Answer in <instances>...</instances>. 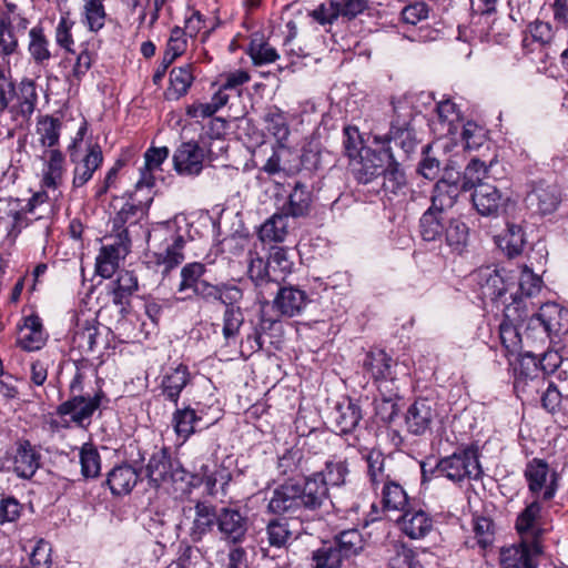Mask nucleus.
Instances as JSON below:
<instances>
[{"label": "nucleus", "mask_w": 568, "mask_h": 568, "mask_svg": "<svg viewBox=\"0 0 568 568\" xmlns=\"http://www.w3.org/2000/svg\"><path fill=\"white\" fill-rule=\"evenodd\" d=\"M325 488L314 480L303 483L293 480L277 486L270 497L267 509L275 515H301L303 511H315L325 503Z\"/></svg>", "instance_id": "nucleus-1"}, {"label": "nucleus", "mask_w": 568, "mask_h": 568, "mask_svg": "<svg viewBox=\"0 0 568 568\" xmlns=\"http://www.w3.org/2000/svg\"><path fill=\"white\" fill-rule=\"evenodd\" d=\"M395 116L387 134L375 135L374 141L393 154L394 163L407 160L416 150L418 140L412 126L413 112L402 103L394 105Z\"/></svg>", "instance_id": "nucleus-2"}, {"label": "nucleus", "mask_w": 568, "mask_h": 568, "mask_svg": "<svg viewBox=\"0 0 568 568\" xmlns=\"http://www.w3.org/2000/svg\"><path fill=\"white\" fill-rule=\"evenodd\" d=\"M568 333V310L557 303H546L531 315L525 331V339L545 344L552 337Z\"/></svg>", "instance_id": "nucleus-3"}, {"label": "nucleus", "mask_w": 568, "mask_h": 568, "mask_svg": "<svg viewBox=\"0 0 568 568\" xmlns=\"http://www.w3.org/2000/svg\"><path fill=\"white\" fill-rule=\"evenodd\" d=\"M436 470L453 483H463L465 479L477 480L483 470L479 464V456L476 448L467 447L442 458Z\"/></svg>", "instance_id": "nucleus-4"}, {"label": "nucleus", "mask_w": 568, "mask_h": 568, "mask_svg": "<svg viewBox=\"0 0 568 568\" xmlns=\"http://www.w3.org/2000/svg\"><path fill=\"white\" fill-rule=\"evenodd\" d=\"M145 476L155 486L164 483L189 484L191 475L182 467L178 459L171 457L169 449L161 448L155 450L145 467Z\"/></svg>", "instance_id": "nucleus-5"}, {"label": "nucleus", "mask_w": 568, "mask_h": 568, "mask_svg": "<svg viewBox=\"0 0 568 568\" xmlns=\"http://www.w3.org/2000/svg\"><path fill=\"white\" fill-rule=\"evenodd\" d=\"M518 366L515 368L514 388L518 394L535 398L546 386V377L541 373L539 358L531 351L517 353Z\"/></svg>", "instance_id": "nucleus-6"}, {"label": "nucleus", "mask_w": 568, "mask_h": 568, "mask_svg": "<svg viewBox=\"0 0 568 568\" xmlns=\"http://www.w3.org/2000/svg\"><path fill=\"white\" fill-rule=\"evenodd\" d=\"M217 524V510L207 501L197 500L194 506L182 508L180 526L187 527L192 542H200Z\"/></svg>", "instance_id": "nucleus-7"}, {"label": "nucleus", "mask_w": 568, "mask_h": 568, "mask_svg": "<svg viewBox=\"0 0 568 568\" xmlns=\"http://www.w3.org/2000/svg\"><path fill=\"white\" fill-rule=\"evenodd\" d=\"M393 154L385 149H366L353 163V174L362 184H376L386 169L394 164Z\"/></svg>", "instance_id": "nucleus-8"}, {"label": "nucleus", "mask_w": 568, "mask_h": 568, "mask_svg": "<svg viewBox=\"0 0 568 568\" xmlns=\"http://www.w3.org/2000/svg\"><path fill=\"white\" fill-rule=\"evenodd\" d=\"M275 297L270 306L267 307L268 313L272 316L293 317L298 315L307 304V294L295 286H282L281 283L277 286H272L271 290L266 291V297L274 295Z\"/></svg>", "instance_id": "nucleus-9"}, {"label": "nucleus", "mask_w": 568, "mask_h": 568, "mask_svg": "<svg viewBox=\"0 0 568 568\" xmlns=\"http://www.w3.org/2000/svg\"><path fill=\"white\" fill-rule=\"evenodd\" d=\"M542 554L539 540L521 539L519 544L500 550V568H537V558Z\"/></svg>", "instance_id": "nucleus-10"}, {"label": "nucleus", "mask_w": 568, "mask_h": 568, "mask_svg": "<svg viewBox=\"0 0 568 568\" xmlns=\"http://www.w3.org/2000/svg\"><path fill=\"white\" fill-rule=\"evenodd\" d=\"M216 526L223 541L240 545L246 539L250 520L239 509L224 507L217 511Z\"/></svg>", "instance_id": "nucleus-11"}, {"label": "nucleus", "mask_w": 568, "mask_h": 568, "mask_svg": "<svg viewBox=\"0 0 568 568\" xmlns=\"http://www.w3.org/2000/svg\"><path fill=\"white\" fill-rule=\"evenodd\" d=\"M459 178L458 172L454 176L453 169L447 166L444 178L434 185L429 207L444 212L450 210L455 205L459 192L463 191L462 185L458 183Z\"/></svg>", "instance_id": "nucleus-12"}, {"label": "nucleus", "mask_w": 568, "mask_h": 568, "mask_svg": "<svg viewBox=\"0 0 568 568\" xmlns=\"http://www.w3.org/2000/svg\"><path fill=\"white\" fill-rule=\"evenodd\" d=\"M527 206L536 213L547 215L554 213L560 203V194L555 185L538 182L526 195Z\"/></svg>", "instance_id": "nucleus-13"}, {"label": "nucleus", "mask_w": 568, "mask_h": 568, "mask_svg": "<svg viewBox=\"0 0 568 568\" xmlns=\"http://www.w3.org/2000/svg\"><path fill=\"white\" fill-rule=\"evenodd\" d=\"M203 161L204 150L193 141L183 142L173 154L174 169L182 175H199Z\"/></svg>", "instance_id": "nucleus-14"}, {"label": "nucleus", "mask_w": 568, "mask_h": 568, "mask_svg": "<svg viewBox=\"0 0 568 568\" xmlns=\"http://www.w3.org/2000/svg\"><path fill=\"white\" fill-rule=\"evenodd\" d=\"M436 415L433 400L428 398L416 399L407 409L405 424L407 430L413 435L425 434Z\"/></svg>", "instance_id": "nucleus-15"}, {"label": "nucleus", "mask_w": 568, "mask_h": 568, "mask_svg": "<svg viewBox=\"0 0 568 568\" xmlns=\"http://www.w3.org/2000/svg\"><path fill=\"white\" fill-rule=\"evenodd\" d=\"M161 237L165 242V246L162 251L155 253L156 264L163 266V274H168L183 262L185 240L183 235L170 230H164Z\"/></svg>", "instance_id": "nucleus-16"}, {"label": "nucleus", "mask_w": 568, "mask_h": 568, "mask_svg": "<svg viewBox=\"0 0 568 568\" xmlns=\"http://www.w3.org/2000/svg\"><path fill=\"white\" fill-rule=\"evenodd\" d=\"M103 397L102 392L95 393L92 397L74 396L58 407V414L71 415L73 422L82 424L100 407Z\"/></svg>", "instance_id": "nucleus-17"}, {"label": "nucleus", "mask_w": 568, "mask_h": 568, "mask_svg": "<svg viewBox=\"0 0 568 568\" xmlns=\"http://www.w3.org/2000/svg\"><path fill=\"white\" fill-rule=\"evenodd\" d=\"M364 368L371 373L378 386H394L395 375L393 372V359L382 349L369 352L364 359Z\"/></svg>", "instance_id": "nucleus-18"}, {"label": "nucleus", "mask_w": 568, "mask_h": 568, "mask_svg": "<svg viewBox=\"0 0 568 568\" xmlns=\"http://www.w3.org/2000/svg\"><path fill=\"white\" fill-rule=\"evenodd\" d=\"M64 172V155L55 149L48 151L43 169L42 187L51 190L53 199H59L61 195L59 187L62 185Z\"/></svg>", "instance_id": "nucleus-19"}, {"label": "nucleus", "mask_w": 568, "mask_h": 568, "mask_svg": "<svg viewBox=\"0 0 568 568\" xmlns=\"http://www.w3.org/2000/svg\"><path fill=\"white\" fill-rule=\"evenodd\" d=\"M261 297L264 301H261V315L260 322L256 326L252 327V332L248 333L245 338L241 342L242 353L245 351L248 354H253L263 347L262 335L271 329L275 323H277V317L272 316L267 307L270 306V301L265 298L264 294L261 293Z\"/></svg>", "instance_id": "nucleus-20"}, {"label": "nucleus", "mask_w": 568, "mask_h": 568, "mask_svg": "<svg viewBox=\"0 0 568 568\" xmlns=\"http://www.w3.org/2000/svg\"><path fill=\"white\" fill-rule=\"evenodd\" d=\"M140 479V473L129 464L114 466L106 475L105 484L114 496L128 495Z\"/></svg>", "instance_id": "nucleus-21"}, {"label": "nucleus", "mask_w": 568, "mask_h": 568, "mask_svg": "<svg viewBox=\"0 0 568 568\" xmlns=\"http://www.w3.org/2000/svg\"><path fill=\"white\" fill-rule=\"evenodd\" d=\"M348 474L347 462L344 458L333 456L325 463V467L321 471H316L306 477V480H315L325 488V501L328 499V486H341L345 483Z\"/></svg>", "instance_id": "nucleus-22"}, {"label": "nucleus", "mask_w": 568, "mask_h": 568, "mask_svg": "<svg viewBox=\"0 0 568 568\" xmlns=\"http://www.w3.org/2000/svg\"><path fill=\"white\" fill-rule=\"evenodd\" d=\"M41 465L40 452L29 440H21L13 460V470L21 478H31Z\"/></svg>", "instance_id": "nucleus-23"}, {"label": "nucleus", "mask_w": 568, "mask_h": 568, "mask_svg": "<svg viewBox=\"0 0 568 568\" xmlns=\"http://www.w3.org/2000/svg\"><path fill=\"white\" fill-rule=\"evenodd\" d=\"M313 203V193L310 186L305 183L297 181L291 193L286 204L282 211L292 217L298 219L307 216L311 213Z\"/></svg>", "instance_id": "nucleus-24"}, {"label": "nucleus", "mask_w": 568, "mask_h": 568, "mask_svg": "<svg viewBox=\"0 0 568 568\" xmlns=\"http://www.w3.org/2000/svg\"><path fill=\"white\" fill-rule=\"evenodd\" d=\"M398 524L402 531L410 539L424 538L433 528L432 518L422 509L407 508L403 511Z\"/></svg>", "instance_id": "nucleus-25"}, {"label": "nucleus", "mask_w": 568, "mask_h": 568, "mask_svg": "<svg viewBox=\"0 0 568 568\" xmlns=\"http://www.w3.org/2000/svg\"><path fill=\"white\" fill-rule=\"evenodd\" d=\"M359 406L351 399L339 403L333 413V425L341 435L351 434L362 419Z\"/></svg>", "instance_id": "nucleus-26"}, {"label": "nucleus", "mask_w": 568, "mask_h": 568, "mask_svg": "<svg viewBox=\"0 0 568 568\" xmlns=\"http://www.w3.org/2000/svg\"><path fill=\"white\" fill-rule=\"evenodd\" d=\"M191 381L187 366L180 364L169 371L162 378L161 388L165 398L178 405L180 395Z\"/></svg>", "instance_id": "nucleus-27"}, {"label": "nucleus", "mask_w": 568, "mask_h": 568, "mask_svg": "<svg viewBox=\"0 0 568 568\" xmlns=\"http://www.w3.org/2000/svg\"><path fill=\"white\" fill-rule=\"evenodd\" d=\"M102 162L103 154L100 145H90L88 153L82 159V161L75 164L72 181L73 186L81 187L88 183L92 179L93 173L100 168Z\"/></svg>", "instance_id": "nucleus-28"}, {"label": "nucleus", "mask_w": 568, "mask_h": 568, "mask_svg": "<svg viewBox=\"0 0 568 568\" xmlns=\"http://www.w3.org/2000/svg\"><path fill=\"white\" fill-rule=\"evenodd\" d=\"M547 475L548 465L540 459H534L532 462H530L525 470V476L528 480V486L531 493H540L545 487L542 493L544 500H550L556 493V487L554 486L552 483L548 486H545Z\"/></svg>", "instance_id": "nucleus-29"}, {"label": "nucleus", "mask_w": 568, "mask_h": 568, "mask_svg": "<svg viewBox=\"0 0 568 568\" xmlns=\"http://www.w3.org/2000/svg\"><path fill=\"white\" fill-rule=\"evenodd\" d=\"M471 199L479 214L491 216L497 214L499 210L501 194L498 189L491 184H479L475 189Z\"/></svg>", "instance_id": "nucleus-30"}, {"label": "nucleus", "mask_w": 568, "mask_h": 568, "mask_svg": "<svg viewBox=\"0 0 568 568\" xmlns=\"http://www.w3.org/2000/svg\"><path fill=\"white\" fill-rule=\"evenodd\" d=\"M447 221L446 212L428 207L419 220L423 240L427 242L439 240L444 235Z\"/></svg>", "instance_id": "nucleus-31"}, {"label": "nucleus", "mask_w": 568, "mask_h": 568, "mask_svg": "<svg viewBox=\"0 0 568 568\" xmlns=\"http://www.w3.org/2000/svg\"><path fill=\"white\" fill-rule=\"evenodd\" d=\"M379 397L375 398V413L383 423H392L398 414L399 395L398 388L394 386H378Z\"/></svg>", "instance_id": "nucleus-32"}, {"label": "nucleus", "mask_w": 568, "mask_h": 568, "mask_svg": "<svg viewBox=\"0 0 568 568\" xmlns=\"http://www.w3.org/2000/svg\"><path fill=\"white\" fill-rule=\"evenodd\" d=\"M288 215L283 211L274 213L258 230V237L264 243L283 242L288 233Z\"/></svg>", "instance_id": "nucleus-33"}, {"label": "nucleus", "mask_w": 568, "mask_h": 568, "mask_svg": "<svg viewBox=\"0 0 568 568\" xmlns=\"http://www.w3.org/2000/svg\"><path fill=\"white\" fill-rule=\"evenodd\" d=\"M196 413L191 405L176 408L172 414V426L183 442H186L200 428Z\"/></svg>", "instance_id": "nucleus-34"}, {"label": "nucleus", "mask_w": 568, "mask_h": 568, "mask_svg": "<svg viewBox=\"0 0 568 568\" xmlns=\"http://www.w3.org/2000/svg\"><path fill=\"white\" fill-rule=\"evenodd\" d=\"M541 506L538 501H532L518 515L516 529L520 538L528 540H539L541 529L536 527V520L540 515Z\"/></svg>", "instance_id": "nucleus-35"}, {"label": "nucleus", "mask_w": 568, "mask_h": 568, "mask_svg": "<svg viewBox=\"0 0 568 568\" xmlns=\"http://www.w3.org/2000/svg\"><path fill=\"white\" fill-rule=\"evenodd\" d=\"M247 274L255 286L260 288L257 293V300L261 303V301H264L261 297V293H263L266 297V291L272 288V275L268 267V262L264 261L258 255L251 254Z\"/></svg>", "instance_id": "nucleus-36"}, {"label": "nucleus", "mask_w": 568, "mask_h": 568, "mask_svg": "<svg viewBox=\"0 0 568 568\" xmlns=\"http://www.w3.org/2000/svg\"><path fill=\"white\" fill-rule=\"evenodd\" d=\"M361 454L367 464V476L373 487L390 479V475L386 473V457L381 450L365 448Z\"/></svg>", "instance_id": "nucleus-37"}, {"label": "nucleus", "mask_w": 568, "mask_h": 568, "mask_svg": "<svg viewBox=\"0 0 568 568\" xmlns=\"http://www.w3.org/2000/svg\"><path fill=\"white\" fill-rule=\"evenodd\" d=\"M99 328L93 321H79L72 337L73 348H78L81 354H90L95 351Z\"/></svg>", "instance_id": "nucleus-38"}, {"label": "nucleus", "mask_w": 568, "mask_h": 568, "mask_svg": "<svg viewBox=\"0 0 568 568\" xmlns=\"http://www.w3.org/2000/svg\"><path fill=\"white\" fill-rule=\"evenodd\" d=\"M28 52L32 60L40 65H47L52 58L50 41L42 27H33L29 31Z\"/></svg>", "instance_id": "nucleus-39"}, {"label": "nucleus", "mask_w": 568, "mask_h": 568, "mask_svg": "<svg viewBox=\"0 0 568 568\" xmlns=\"http://www.w3.org/2000/svg\"><path fill=\"white\" fill-rule=\"evenodd\" d=\"M342 559L357 556L365 547V540L357 529H347L336 535L332 541Z\"/></svg>", "instance_id": "nucleus-40"}, {"label": "nucleus", "mask_w": 568, "mask_h": 568, "mask_svg": "<svg viewBox=\"0 0 568 568\" xmlns=\"http://www.w3.org/2000/svg\"><path fill=\"white\" fill-rule=\"evenodd\" d=\"M263 121L267 132L272 134L278 143L282 144L287 140L290 126L284 111L276 105L268 106L263 114Z\"/></svg>", "instance_id": "nucleus-41"}, {"label": "nucleus", "mask_w": 568, "mask_h": 568, "mask_svg": "<svg viewBox=\"0 0 568 568\" xmlns=\"http://www.w3.org/2000/svg\"><path fill=\"white\" fill-rule=\"evenodd\" d=\"M382 504L386 510L404 511L408 506V496L400 484L388 479L382 484Z\"/></svg>", "instance_id": "nucleus-42"}, {"label": "nucleus", "mask_w": 568, "mask_h": 568, "mask_svg": "<svg viewBox=\"0 0 568 568\" xmlns=\"http://www.w3.org/2000/svg\"><path fill=\"white\" fill-rule=\"evenodd\" d=\"M478 276L483 297L496 301L505 294V282L498 271L486 268L480 271Z\"/></svg>", "instance_id": "nucleus-43"}, {"label": "nucleus", "mask_w": 568, "mask_h": 568, "mask_svg": "<svg viewBox=\"0 0 568 568\" xmlns=\"http://www.w3.org/2000/svg\"><path fill=\"white\" fill-rule=\"evenodd\" d=\"M138 277L134 273L130 271H121L118 274V278L114 282V288L112 291L113 303L123 308V306L128 304L129 297L138 291Z\"/></svg>", "instance_id": "nucleus-44"}, {"label": "nucleus", "mask_w": 568, "mask_h": 568, "mask_svg": "<svg viewBox=\"0 0 568 568\" xmlns=\"http://www.w3.org/2000/svg\"><path fill=\"white\" fill-rule=\"evenodd\" d=\"M123 243L104 245L101 247L99 255L97 256V273L104 277L110 278L119 267L120 258V246Z\"/></svg>", "instance_id": "nucleus-45"}, {"label": "nucleus", "mask_w": 568, "mask_h": 568, "mask_svg": "<svg viewBox=\"0 0 568 568\" xmlns=\"http://www.w3.org/2000/svg\"><path fill=\"white\" fill-rule=\"evenodd\" d=\"M265 536L268 545L274 548H286L295 539L294 532L290 529L288 523L284 519H272L265 528Z\"/></svg>", "instance_id": "nucleus-46"}, {"label": "nucleus", "mask_w": 568, "mask_h": 568, "mask_svg": "<svg viewBox=\"0 0 568 568\" xmlns=\"http://www.w3.org/2000/svg\"><path fill=\"white\" fill-rule=\"evenodd\" d=\"M493 164L494 161H490L489 165H486L485 162L478 158H473L465 168L462 176L460 185L463 191H469L476 189L479 184H484L483 180L488 178V172Z\"/></svg>", "instance_id": "nucleus-47"}, {"label": "nucleus", "mask_w": 568, "mask_h": 568, "mask_svg": "<svg viewBox=\"0 0 568 568\" xmlns=\"http://www.w3.org/2000/svg\"><path fill=\"white\" fill-rule=\"evenodd\" d=\"M444 235L447 245L453 251L462 253L468 242L469 229L459 219H448Z\"/></svg>", "instance_id": "nucleus-48"}, {"label": "nucleus", "mask_w": 568, "mask_h": 568, "mask_svg": "<svg viewBox=\"0 0 568 568\" xmlns=\"http://www.w3.org/2000/svg\"><path fill=\"white\" fill-rule=\"evenodd\" d=\"M399 162L392 164L386 169L379 181L376 183L381 186L385 195L404 194L406 189V178L402 170L398 168Z\"/></svg>", "instance_id": "nucleus-49"}, {"label": "nucleus", "mask_w": 568, "mask_h": 568, "mask_svg": "<svg viewBox=\"0 0 568 568\" xmlns=\"http://www.w3.org/2000/svg\"><path fill=\"white\" fill-rule=\"evenodd\" d=\"M267 262L272 275V286H277L292 272L293 262L290 260L287 251L283 247H276Z\"/></svg>", "instance_id": "nucleus-50"}, {"label": "nucleus", "mask_w": 568, "mask_h": 568, "mask_svg": "<svg viewBox=\"0 0 568 568\" xmlns=\"http://www.w3.org/2000/svg\"><path fill=\"white\" fill-rule=\"evenodd\" d=\"M81 475L85 479H93L100 476L101 457L98 449L90 443H85L79 453Z\"/></svg>", "instance_id": "nucleus-51"}, {"label": "nucleus", "mask_w": 568, "mask_h": 568, "mask_svg": "<svg viewBox=\"0 0 568 568\" xmlns=\"http://www.w3.org/2000/svg\"><path fill=\"white\" fill-rule=\"evenodd\" d=\"M526 244L524 230L520 225L509 223L506 233L499 239V246L508 256L519 255Z\"/></svg>", "instance_id": "nucleus-52"}, {"label": "nucleus", "mask_w": 568, "mask_h": 568, "mask_svg": "<svg viewBox=\"0 0 568 568\" xmlns=\"http://www.w3.org/2000/svg\"><path fill=\"white\" fill-rule=\"evenodd\" d=\"M243 324L244 314L240 306L225 308L223 313L222 334L226 346L236 342L240 328Z\"/></svg>", "instance_id": "nucleus-53"}, {"label": "nucleus", "mask_w": 568, "mask_h": 568, "mask_svg": "<svg viewBox=\"0 0 568 568\" xmlns=\"http://www.w3.org/2000/svg\"><path fill=\"white\" fill-rule=\"evenodd\" d=\"M17 98L19 112L23 118H30L38 102L37 85L33 80L23 79L18 88Z\"/></svg>", "instance_id": "nucleus-54"}, {"label": "nucleus", "mask_w": 568, "mask_h": 568, "mask_svg": "<svg viewBox=\"0 0 568 568\" xmlns=\"http://www.w3.org/2000/svg\"><path fill=\"white\" fill-rule=\"evenodd\" d=\"M106 13L103 0H84L83 23L92 32H98L105 24Z\"/></svg>", "instance_id": "nucleus-55"}, {"label": "nucleus", "mask_w": 568, "mask_h": 568, "mask_svg": "<svg viewBox=\"0 0 568 568\" xmlns=\"http://www.w3.org/2000/svg\"><path fill=\"white\" fill-rule=\"evenodd\" d=\"M342 562V555L332 541L324 542L312 554V568H339Z\"/></svg>", "instance_id": "nucleus-56"}, {"label": "nucleus", "mask_w": 568, "mask_h": 568, "mask_svg": "<svg viewBox=\"0 0 568 568\" xmlns=\"http://www.w3.org/2000/svg\"><path fill=\"white\" fill-rule=\"evenodd\" d=\"M436 112L445 134H455L460 122L456 104L450 100H444L437 104Z\"/></svg>", "instance_id": "nucleus-57"}, {"label": "nucleus", "mask_w": 568, "mask_h": 568, "mask_svg": "<svg viewBox=\"0 0 568 568\" xmlns=\"http://www.w3.org/2000/svg\"><path fill=\"white\" fill-rule=\"evenodd\" d=\"M193 81V64L191 63L173 68L170 72V84L178 98L187 93Z\"/></svg>", "instance_id": "nucleus-58"}, {"label": "nucleus", "mask_w": 568, "mask_h": 568, "mask_svg": "<svg viewBox=\"0 0 568 568\" xmlns=\"http://www.w3.org/2000/svg\"><path fill=\"white\" fill-rule=\"evenodd\" d=\"M205 273V266L202 263H189L181 270V282L178 286V292L183 293L192 290L193 293L202 283V276Z\"/></svg>", "instance_id": "nucleus-59"}, {"label": "nucleus", "mask_w": 568, "mask_h": 568, "mask_svg": "<svg viewBox=\"0 0 568 568\" xmlns=\"http://www.w3.org/2000/svg\"><path fill=\"white\" fill-rule=\"evenodd\" d=\"M61 122L53 116H44L38 122L37 133L43 146L52 148L59 142Z\"/></svg>", "instance_id": "nucleus-60"}, {"label": "nucleus", "mask_w": 568, "mask_h": 568, "mask_svg": "<svg viewBox=\"0 0 568 568\" xmlns=\"http://www.w3.org/2000/svg\"><path fill=\"white\" fill-rule=\"evenodd\" d=\"M499 337L501 345L508 354L515 355L523 348V335L519 332L518 325L510 323L499 324Z\"/></svg>", "instance_id": "nucleus-61"}, {"label": "nucleus", "mask_w": 568, "mask_h": 568, "mask_svg": "<svg viewBox=\"0 0 568 568\" xmlns=\"http://www.w3.org/2000/svg\"><path fill=\"white\" fill-rule=\"evenodd\" d=\"M343 136L344 152L351 160H356L367 149L363 145V140L357 128H344Z\"/></svg>", "instance_id": "nucleus-62"}, {"label": "nucleus", "mask_w": 568, "mask_h": 568, "mask_svg": "<svg viewBox=\"0 0 568 568\" xmlns=\"http://www.w3.org/2000/svg\"><path fill=\"white\" fill-rule=\"evenodd\" d=\"M528 307L521 297H514L513 302L504 308V320L501 323H510L520 326L525 320H529Z\"/></svg>", "instance_id": "nucleus-63"}, {"label": "nucleus", "mask_w": 568, "mask_h": 568, "mask_svg": "<svg viewBox=\"0 0 568 568\" xmlns=\"http://www.w3.org/2000/svg\"><path fill=\"white\" fill-rule=\"evenodd\" d=\"M248 54L255 65L272 63L278 58V54L273 47L266 42L257 40H252L248 48Z\"/></svg>", "instance_id": "nucleus-64"}]
</instances>
